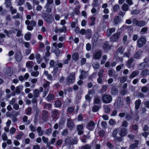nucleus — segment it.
<instances>
[{"label":"nucleus","mask_w":149,"mask_h":149,"mask_svg":"<svg viewBox=\"0 0 149 149\" xmlns=\"http://www.w3.org/2000/svg\"><path fill=\"white\" fill-rule=\"evenodd\" d=\"M43 19L48 23L52 22L54 21V18L49 13H44L41 15Z\"/></svg>","instance_id":"f257e3e1"},{"label":"nucleus","mask_w":149,"mask_h":149,"mask_svg":"<svg viewBox=\"0 0 149 149\" xmlns=\"http://www.w3.org/2000/svg\"><path fill=\"white\" fill-rule=\"evenodd\" d=\"M146 39L145 37L141 36L137 41V45L139 48L142 47L146 42Z\"/></svg>","instance_id":"f03ea898"},{"label":"nucleus","mask_w":149,"mask_h":149,"mask_svg":"<svg viewBox=\"0 0 149 149\" xmlns=\"http://www.w3.org/2000/svg\"><path fill=\"white\" fill-rule=\"evenodd\" d=\"M133 24L139 27H143L146 24V22L144 20L138 21L136 18H134L132 20Z\"/></svg>","instance_id":"7ed1b4c3"},{"label":"nucleus","mask_w":149,"mask_h":149,"mask_svg":"<svg viewBox=\"0 0 149 149\" xmlns=\"http://www.w3.org/2000/svg\"><path fill=\"white\" fill-rule=\"evenodd\" d=\"M77 140L72 139L71 138L68 137L65 140V143L66 145L70 146L77 144Z\"/></svg>","instance_id":"20e7f679"},{"label":"nucleus","mask_w":149,"mask_h":149,"mask_svg":"<svg viewBox=\"0 0 149 149\" xmlns=\"http://www.w3.org/2000/svg\"><path fill=\"white\" fill-rule=\"evenodd\" d=\"M23 88V86L22 85L17 86L15 88V91H13L12 93V95L13 96H14L16 94L17 95L20 94L21 93V91L22 90Z\"/></svg>","instance_id":"39448f33"},{"label":"nucleus","mask_w":149,"mask_h":149,"mask_svg":"<svg viewBox=\"0 0 149 149\" xmlns=\"http://www.w3.org/2000/svg\"><path fill=\"white\" fill-rule=\"evenodd\" d=\"M119 134L121 137L125 136L127 134V129L126 128L120 127L118 128Z\"/></svg>","instance_id":"423d86ee"},{"label":"nucleus","mask_w":149,"mask_h":149,"mask_svg":"<svg viewBox=\"0 0 149 149\" xmlns=\"http://www.w3.org/2000/svg\"><path fill=\"white\" fill-rule=\"evenodd\" d=\"M75 80V75L74 73H71L69 76L67 78V83L68 84H70L71 83L74 82Z\"/></svg>","instance_id":"0eeeda50"},{"label":"nucleus","mask_w":149,"mask_h":149,"mask_svg":"<svg viewBox=\"0 0 149 149\" xmlns=\"http://www.w3.org/2000/svg\"><path fill=\"white\" fill-rule=\"evenodd\" d=\"M124 49L125 48L122 46L119 47L115 54V57L121 56L123 54Z\"/></svg>","instance_id":"6e6552de"},{"label":"nucleus","mask_w":149,"mask_h":149,"mask_svg":"<svg viewBox=\"0 0 149 149\" xmlns=\"http://www.w3.org/2000/svg\"><path fill=\"white\" fill-rule=\"evenodd\" d=\"M111 46L109 45V42L107 41L105 42L102 46V48L105 52L111 50Z\"/></svg>","instance_id":"1a4fd4ad"},{"label":"nucleus","mask_w":149,"mask_h":149,"mask_svg":"<svg viewBox=\"0 0 149 149\" xmlns=\"http://www.w3.org/2000/svg\"><path fill=\"white\" fill-rule=\"evenodd\" d=\"M120 33L117 32L113 34L110 38V40L111 41L115 42L117 40L120 38Z\"/></svg>","instance_id":"9d476101"},{"label":"nucleus","mask_w":149,"mask_h":149,"mask_svg":"<svg viewBox=\"0 0 149 149\" xmlns=\"http://www.w3.org/2000/svg\"><path fill=\"white\" fill-rule=\"evenodd\" d=\"M67 125L68 128L70 130H72L74 126L72 120L70 118H68L67 119Z\"/></svg>","instance_id":"9b49d317"},{"label":"nucleus","mask_w":149,"mask_h":149,"mask_svg":"<svg viewBox=\"0 0 149 149\" xmlns=\"http://www.w3.org/2000/svg\"><path fill=\"white\" fill-rule=\"evenodd\" d=\"M112 98L111 95L105 94L103 96L102 100L104 102H110L111 101Z\"/></svg>","instance_id":"f8f14e48"},{"label":"nucleus","mask_w":149,"mask_h":149,"mask_svg":"<svg viewBox=\"0 0 149 149\" xmlns=\"http://www.w3.org/2000/svg\"><path fill=\"white\" fill-rule=\"evenodd\" d=\"M15 59L17 61H20L22 57L21 51L19 50L17 51L15 54Z\"/></svg>","instance_id":"ddd939ff"},{"label":"nucleus","mask_w":149,"mask_h":149,"mask_svg":"<svg viewBox=\"0 0 149 149\" xmlns=\"http://www.w3.org/2000/svg\"><path fill=\"white\" fill-rule=\"evenodd\" d=\"M95 126L94 122L93 121H91L86 125V127L89 130H91L94 128Z\"/></svg>","instance_id":"4468645a"},{"label":"nucleus","mask_w":149,"mask_h":149,"mask_svg":"<svg viewBox=\"0 0 149 149\" xmlns=\"http://www.w3.org/2000/svg\"><path fill=\"white\" fill-rule=\"evenodd\" d=\"M48 114V112L47 111L44 110L43 111L42 113V119L43 120V121H46Z\"/></svg>","instance_id":"2eb2a0df"},{"label":"nucleus","mask_w":149,"mask_h":149,"mask_svg":"<svg viewBox=\"0 0 149 149\" xmlns=\"http://www.w3.org/2000/svg\"><path fill=\"white\" fill-rule=\"evenodd\" d=\"M98 38V34L97 33H94L93 37L92 42L93 45H95Z\"/></svg>","instance_id":"dca6fc26"},{"label":"nucleus","mask_w":149,"mask_h":149,"mask_svg":"<svg viewBox=\"0 0 149 149\" xmlns=\"http://www.w3.org/2000/svg\"><path fill=\"white\" fill-rule=\"evenodd\" d=\"M77 131H78V134L81 135L82 134L83 132V126L82 125H78L77 127Z\"/></svg>","instance_id":"f3484780"},{"label":"nucleus","mask_w":149,"mask_h":149,"mask_svg":"<svg viewBox=\"0 0 149 149\" xmlns=\"http://www.w3.org/2000/svg\"><path fill=\"white\" fill-rule=\"evenodd\" d=\"M101 52L100 51H97L95 52L93 56L94 58L96 59H99L101 57Z\"/></svg>","instance_id":"a211bd4d"},{"label":"nucleus","mask_w":149,"mask_h":149,"mask_svg":"<svg viewBox=\"0 0 149 149\" xmlns=\"http://www.w3.org/2000/svg\"><path fill=\"white\" fill-rule=\"evenodd\" d=\"M139 68L140 69L142 70L146 67H148L149 65L144 62L140 63L139 65Z\"/></svg>","instance_id":"6ab92c4d"},{"label":"nucleus","mask_w":149,"mask_h":149,"mask_svg":"<svg viewBox=\"0 0 149 149\" xmlns=\"http://www.w3.org/2000/svg\"><path fill=\"white\" fill-rule=\"evenodd\" d=\"M58 64V61L57 60L54 61L53 60H51L49 62L50 67H54L56 66Z\"/></svg>","instance_id":"aec40b11"},{"label":"nucleus","mask_w":149,"mask_h":149,"mask_svg":"<svg viewBox=\"0 0 149 149\" xmlns=\"http://www.w3.org/2000/svg\"><path fill=\"white\" fill-rule=\"evenodd\" d=\"M143 52L141 51H139L136 52L134 56L135 58H139L142 54Z\"/></svg>","instance_id":"412c9836"},{"label":"nucleus","mask_w":149,"mask_h":149,"mask_svg":"<svg viewBox=\"0 0 149 149\" xmlns=\"http://www.w3.org/2000/svg\"><path fill=\"white\" fill-rule=\"evenodd\" d=\"M149 75V71L148 69H145L142 71L141 75L144 77Z\"/></svg>","instance_id":"4be33fe9"},{"label":"nucleus","mask_w":149,"mask_h":149,"mask_svg":"<svg viewBox=\"0 0 149 149\" xmlns=\"http://www.w3.org/2000/svg\"><path fill=\"white\" fill-rule=\"evenodd\" d=\"M123 28H125L128 31H131L133 29V28L132 26H126L123 25L122 26Z\"/></svg>","instance_id":"5701e85b"},{"label":"nucleus","mask_w":149,"mask_h":149,"mask_svg":"<svg viewBox=\"0 0 149 149\" xmlns=\"http://www.w3.org/2000/svg\"><path fill=\"white\" fill-rule=\"evenodd\" d=\"M120 22V18L119 16H116L114 19V24L117 25Z\"/></svg>","instance_id":"b1692460"},{"label":"nucleus","mask_w":149,"mask_h":149,"mask_svg":"<svg viewBox=\"0 0 149 149\" xmlns=\"http://www.w3.org/2000/svg\"><path fill=\"white\" fill-rule=\"evenodd\" d=\"M37 131L39 136H42L43 135V132L42 130L40 127H38L37 129Z\"/></svg>","instance_id":"393cba45"},{"label":"nucleus","mask_w":149,"mask_h":149,"mask_svg":"<svg viewBox=\"0 0 149 149\" xmlns=\"http://www.w3.org/2000/svg\"><path fill=\"white\" fill-rule=\"evenodd\" d=\"M139 73V71L138 70H136L133 72L130 76V78H133L138 75Z\"/></svg>","instance_id":"a878e982"},{"label":"nucleus","mask_w":149,"mask_h":149,"mask_svg":"<svg viewBox=\"0 0 149 149\" xmlns=\"http://www.w3.org/2000/svg\"><path fill=\"white\" fill-rule=\"evenodd\" d=\"M115 31V29L114 28H112L109 29L107 31V36H109L113 33Z\"/></svg>","instance_id":"bb28decb"},{"label":"nucleus","mask_w":149,"mask_h":149,"mask_svg":"<svg viewBox=\"0 0 149 149\" xmlns=\"http://www.w3.org/2000/svg\"><path fill=\"white\" fill-rule=\"evenodd\" d=\"M79 57V55L78 53H75L72 55V59L75 61H77L78 60Z\"/></svg>","instance_id":"cd10ccee"},{"label":"nucleus","mask_w":149,"mask_h":149,"mask_svg":"<svg viewBox=\"0 0 149 149\" xmlns=\"http://www.w3.org/2000/svg\"><path fill=\"white\" fill-rule=\"evenodd\" d=\"M13 73L12 69L9 68L6 69V74L8 76H11Z\"/></svg>","instance_id":"c85d7f7f"},{"label":"nucleus","mask_w":149,"mask_h":149,"mask_svg":"<svg viewBox=\"0 0 149 149\" xmlns=\"http://www.w3.org/2000/svg\"><path fill=\"white\" fill-rule=\"evenodd\" d=\"M86 72L83 70H82L81 72V74L79 77V78L80 79H83L84 78L86 77Z\"/></svg>","instance_id":"c756f323"},{"label":"nucleus","mask_w":149,"mask_h":149,"mask_svg":"<svg viewBox=\"0 0 149 149\" xmlns=\"http://www.w3.org/2000/svg\"><path fill=\"white\" fill-rule=\"evenodd\" d=\"M100 106L97 105H94L92 108V111L93 112H96L100 108Z\"/></svg>","instance_id":"7c9ffc66"},{"label":"nucleus","mask_w":149,"mask_h":149,"mask_svg":"<svg viewBox=\"0 0 149 149\" xmlns=\"http://www.w3.org/2000/svg\"><path fill=\"white\" fill-rule=\"evenodd\" d=\"M118 92V90L115 87H113L111 89V93L113 95H116Z\"/></svg>","instance_id":"2f4dec72"},{"label":"nucleus","mask_w":149,"mask_h":149,"mask_svg":"<svg viewBox=\"0 0 149 149\" xmlns=\"http://www.w3.org/2000/svg\"><path fill=\"white\" fill-rule=\"evenodd\" d=\"M133 58H130L128 61L126 65L128 68H130L131 67V64L133 62Z\"/></svg>","instance_id":"473e14b6"},{"label":"nucleus","mask_w":149,"mask_h":149,"mask_svg":"<svg viewBox=\"0 0 149 149\" xmlns=\"http://www.w3.org/2000/svg\"><path fill=\"white\" fill-rule=\"evenodd\" d=\"M120 7L118 4L115 5L113 8V10L114 12H116L118 11L120 9Z\"/></svg>","instance_id":"72a5a7b5"},{"label":"nucleus","mask_w":149,"mask_h":149,"mask_svg":"<svg viewBox=\"0 0 149 149\" xmlns=\"http://www.w3.org/2000/svg\"><path fill=\"white\" fill-rule=\"evenodd\" d=\"M108 88L107 86L105 85H103L100 91L102 93L106 92V91Z\"/></svg>","instance_id":"f704fd0d"},{"label":"nucleus","mask_w":149,"mask_h":149,"mask_svg":"<svg viewBox=\"0 0 149 149\" xmlns=\"http://www.w3.org/2000/svg\"><path fill=\"white\" fill-rule=\"evenodd\" d=\"M122 10L124 11H127L128 10L129 7L128 5L125 3L123 4L122 7Z\"/></svg>","instance_id":"c9c22d12"},{"label":"nucleus","mask_w":149,"mask_h":149,"mask_svg":"<svg viewBox=\"0 0 149 149\" xmlns=\"http://www.w3.org/2000/svg\"><path fill=\"white\" fill-rule=\"evenodd\" d=\"M33 94L34 96L35 97H38L39 94V92L38 90L37 89H35L33 91Z\"/></svg>","instance_id":"e433bc0d"},{"label":"nucleus","mask_w":149,"mask_h":149,"mask_svg":"<svg viewBox=\"0 0 149 149\" xmlns=\"http://www.w3.org/2000/svg\"><path fill=\"white\" fill-rule=\"evenodd\" d=\"M104 111L106 113H108L110 111V107L107 105H104Z\"/></svg>","instance_id":"4c0bfd02"},{"label":"nucleus","mask_w":149,"mask_h":149,"mask_svg":"<svg viewBox=\"0 0 149 149\" xmlns=\"http://www.w3.org/2000/svg\"><path fill=\"white\" fill-rule=\"evenodd\" d=\"M31 33L29 32L26 34L24 36V38L26 40H29L30 39Z\"/></svg>","instance_id":"58836bf2"},{"label":"nucleus","mask_w":149,"mask_h":149,"mask_svg":"<svg viewBox=\"0 0 149 149\" xmlns=\"http://www.w3.org/2000/svg\"><path fill=\"white\" fill-rule=\"evenodd\" d=\"M148 29V28L147 27H144L143 28L140 32V33L142 35L144 34L147 31Z\"/></svg>","instance_id":"ea45409f"},{"label":"nucleus","mask_w":149,"mask_h":149,"mask_svg":"<svg viewBox=\"0 0 149 149\" xmlns=\"http://www.w3.org/2000/svg\"><path fill=\"white\" fill-rule=\"evenodd\" d=\"M71 58V55L70 54H68L67 55V59L64 61V64H68V61L70 60Z\"/></svg>","instance_id":"a19ab883"},{"label":"nucleus","mask_w":149,"mask_h":149,"mask_svg":"<svg viewBox=\"0 0 149 149\" xmlns=\"http://www.w3.org/2000/svg\"><path fill=\"white\" fill-rule=\"evenodd\" d=\"M93 66L95 69H97L100 66L99 64L97 62L93 63Z\"/></svg>","instance_id":"79ce46f5"},{"label":"nucleus","mask_w":149,"mask_h":149,"mask_svg":"<svg viewBox=\"0 0 149 149\" xmlns=\"http://www.w3.org/2000/svg\"><path fill=\"white\" fill-rule=\"evenodd\" d=\"M123 139L121 137H117L116 136L114 138V141L115 142L121 141Z\"/></svg>","instance_id":"37998d69"},{"label":"nucleus","mask_w":149,"mask_h":149,"mask_svg":"<svg viewBox=\"0 0 149 149\" xmlns=\"http://www.w3.org/2000/svg\"><path fill=\"white\" fill-rule=\"evenodd\" d=\"M107 59V56L106 55H104L102 56V58L101 62V64H103L105 63Z\"/></svg>","instance_id":"c03bdc74"},{"label":"nucleus","mask_w":149,"mask_h":149,"mask_svg":"<svg viewBox=\"0 0 149 149\" xmlns=\"http://www.w3.org/2000/svg\"><path fill=\"white\" fill-rule=\"evenodd\" d=\"M138 146V144L137 143H134L130 146L129 149H134L136 148Z\"/></svg>","instance_id":"a18cd8bd"},{"label":"nucleus","mask_w":149,"mask_h":149,"mask_svg":"<svg viewBox=\"0 0 149 149\" xmlns=\"http://www.w3.org/2000/svg\"><path fill=\"white\" fill-rule=\"evenodd\" d=\"M122 105V103H115L114 104L115 107L117 109H120Z\"/></svg>","instance_id":"49530a36"},{"label":"nucleus","mask_w":149,"mask_h":149,"mask_svg":"<svg viewBox=\"0 0 149 149\" xmlns=\"http://www.w3.org/2000/svg\"><path fill=\"white\" fill-rule=\"evenodd\" d=\"M33 61H29L26 62V66L28 67L32 68L33 66Z\"/></svg>","instance_id":"de8ad7c7"},{"label":"nucleus","mask_w":149,"mask_h":149,"mask_svg":"<svg viewBox=\"0 0 149 149\" xmlns=\"http://www.w3.org/2000/svg\"><path fill=\"white\" fill-rule=\"evenodd\" d=\"M12 105H13V108L16 110H17L19 108V105L17 103H11Z\"/></svg>","instance_id":"09e8293b"},{"label":"nucleus","mask_w":149,"mask_h":149,"mask_svg":"<svg viewBox=\"0 0 149 149\" xmlns=\"http://www.w3.org/2000/svg\"><path fill=\"white\" fill-rule=\"evenodd\" d=\"M80 149H91V147L88 145L87 144L81 147Z\"/></svg>","instance_id":"8fccbe9b"},{"label":"nucleus","mask_w":149,"mask_h":149,"mask_svg":"<svg viewBox=\"0 0 149 149\" xmlns=\"http://www.w3.org/2000/svg\"><path fill=\"white\" fill-rule=\"evenodd\" d=\"M39 74V72L38 71H37L36 72L33 71L31 72V75L32 76L37 77Z\"/></svg>","instance_id":"3c124183"},{"label":"nucleus","mask_w":149,"mask_h":149,"mask_svg":"<svg viewBox=\"0 0 149 149\" xmlns=\"http://www.w3.org/2000/svg\"><path fill=\"white\" fill-rule=\"evenodd\" d=\"M118 133V129H116L114 130L112 133V136L114 138L116 137Z\"/></svg>","instance_id":"603ef678"},{"label":"nucleus","mask_w":149,"mask_h":149,"mask_svg":"<svg viewBox=\"0 0 149 149\" xmlns=\"http://www.w3.org/2000/svg\"><path fill=\"white\" fill-rule=\"evenodd\" d=\"M104 72V70H100L98 73V76L99 77H102L103 76V73Z\"/></svg>","instance_id":"864d4df0"},{"label":"nucleus","mask_w":149,"mask_h":149,"mask_svg":"<svg viewBox=\"0 0 149 149\" xmlns=\"http://www.w3.org/2000/svg\"><path fill=\"white\" fill-rule=\"evenodd\" d=\"M25 0H17V3L18 6H20L23 5Z\"/></svg>","instance_id":"5fc2aeb1"},{"label":"nucleus","mask_w":149,"mask_h":149,"mask_svg":"<svg viewBox=\"0 0 149 149\" xmlns=\"http://www.w3.org/2000/svg\"><path fill=\"white\" fill-rule=\"evenodd\" d=\"M58 71V67L55 66L54 67V70H53V76H55V75L57 73V72Z\"/></svg>","instance_id":"6e6d98bb"},{"label":"nucleus","mask_w":149,"mask_h":149,"mask_svg":"<svg viewBox=\"0 0 149 149\" xmlns=\"http://www.w3.org/2000/svg\"><path fill=\"white\" fill-rule=\"evenodd\" d=\"M5 4H6V6L7 7H8L11 5V2L10 1L6 0Z\"/></svg>","instance_id":"4d7b16f0"},{"label":"nucleus","mask_w":149,"mask_h":149,"mask_svg":"<svg viewBox=\"0 0 149 149\" xmlns=\"http://www.w3.org/2000/svg\"><path fill=\"white\" fill-rule=\"evenodd\" d=\"M54 98V95L52 94L49 95L47 97V98L48 101H51Z\"/></svg>","instance_id":"13d9d810"},{"label":"nucleus","mask_w":149,"mask_h":149,"mask_svg":"<svg viewBox=\"0 0 149 149\" xmlns=\"http://www.w3.org/2000/svg\"><path fill=\"white\" fill-rule=\"evenodd\" d=\"M16 130L15 128L14 127H12L10 130V133L12 134H13Z\"/></svg>","instance_id":"bf43d9fd"},{"label":"nucleus","mask_w":149,"mask_h":149,"mask_svg":"<svg viewBox=\"0 0 149 149\" xmlns=\"http://www.w3.org/2000/svg\"><path fill=\"white\" fill-rule=\"evenodd\" d=\"M127 80L126 77H121L120 78V81L121 83H123Z\"/></svg>","instance_id":"052dcab7"},{"label":"nucleus","mask_w":149,"mask_h":149,"mask_svg":"<svg viewBox=\"0 0 149 149\" xmlns=\"http://www.w3.org/2000/svg\"><path fill=\"white\" fill-rule=\"evenodd\" d=\"M101 98L99 96H96L94 99V102H100V101Z\"/></svg>","instance_id":"680f3d73"},{"label":"nucleus","mask_w":149,"mask_h":149,"mask_svg":"<svg viewBox=\"0 0 149 149\" xmlns=\"http://www.w3.org/2000/svg\"><path fill=\"white\" fill-rule=\"evenodd\" d=\"M29 127L31 132H34L36 131V128L35 127H34L32 124L29 125Z\"/></svg>","instance_id":"e2e57ef3"},{"label":"nucleus","mask_w":149,"mask_h":149,"mask_svg":"<svg viewBox=\"0 0 149 149\" xmlns=\"http://www.w3.org/2000/svg\"><path fill=\"white\" fill-rule=\"evenodd\" d=\"M23 134L22 132H20L19 134L18 135H17L16 137V138L17 139H20L22 136L23 135Z\"/></svg>","instance_id":"0e129e2a"},{"label":"nucleus","mask_w":149,"mask_h":149,"mask_svg":"<svg viewBox=\"0 0 149 149\" xmlns=\"http://www.w3.org/2000/svg\"><path fill=\"white\" fill-rule=\"evenodd\" d=\"M19 114V113L15 111H13L11 113V115L13 117H16Z\"/></svg>","instance_id":"69168bd1"},{"label":"nucleus","mask_w":149,"mask_h":149,"mask_svg":"<svg viewBox=\"0 0 149 149\" xmlns=\"http://www.w3.org/2000/svg\"><path fill=\"white\" fill-rule=\"evenodd\" d=\"M141 91L143 92L146 93L148 91V89L146 86H143L142 88Z\"/></svg>","instance_id":"338daca9"},{"label":"nucleus","mask_w":149,"mask_h":149,"mask_svg":"<svg viewBox=\"0 0 149 149\" xmlns=\"http://www.w3.org/2000/svg\"><path fill=\"white\" fill-rule=\"evenodd\" d=\"M42 139L43 142L47 144L48 143V139L47 138H46L44 136H43L42 137Z\"/></svg>","instance_id":"774afa93"}]
</instances>
